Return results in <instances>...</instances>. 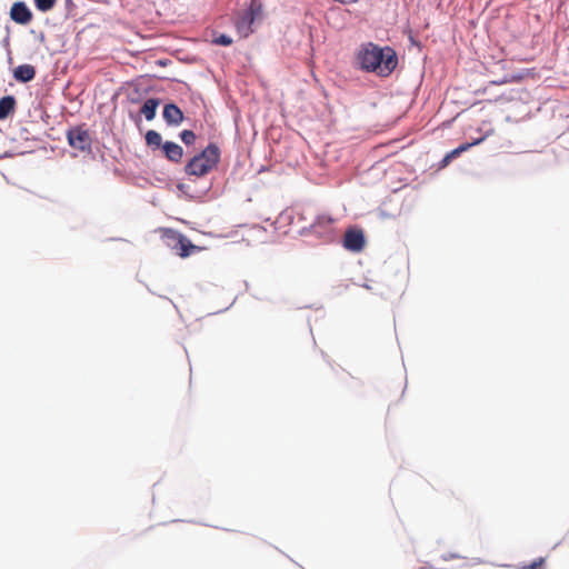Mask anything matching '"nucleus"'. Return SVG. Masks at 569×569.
I'll use <instances>...</instances> for the list:
<instances>
[{"instance_id": "nucleus-13", "label": "nucleus", "mask_w": 569, "mask_h": 569, "mask_svg": "<svg viewBox=\"0 0 569 569\" xmlns=\"http://www.w3.org/2000/svg\"><path fill=\"white\" fill-rule=\"evenodd\" d=\"M146 142L149 147L159 148L162 146L161 134L154 130H149L146 133Z\"/></svg>"}, {"instance_id": "nucleus-7", "label": "nucleus", "mask_w": 569, "mask_h": 569, "mask_svg": "<svg viewBox=\"0 0 569 569\" xmlns=\"http://www.w3.org/2000/svg\"><path fill=\"white\" fill-rule=\"evenodd\" d=\"M32 17V12L22 1L14 2L10 9V18L19 24H28Z\"/></svg>"}, {"instance_id": "nucleus-9", "label": "nucleus", "mask_w": 569, "mask_h": 569, "mask_svg": "<svg viewBox=\"0 0 569 569\" xmlns=\"http://www.w3.org/2000/svg\"><path fill=\"white\" fill-rule=\"evenodd\" d=\"M166 158L172 162H180L183 156V149L176 142L167 141L162 144Z\"/></svg>"}, {"instance_id": "nucleus-21", "label": "nucleus", "mask_w": 569, "mask_h": 569, "mask_svg": "<svg viewBox=\"0 0 569 569\" xmlns=\"http://www.w3.org/2000/svg\"><path fill=\"white\" fill-rule=\"evenodd\" d=\"M452 159L449 158L448 153L445 156V158L441 160V167H446L450 163Z\"/></svg>"}, {"instance_id": "nucleus-3", "label": "nucleus", "mask_w": 569, "mask_h": 569, "mask_svg": "<svg viewBox=\"0 0 569 569\" xmlns=\"http://www.w3.org/2000/svg\"><path fill=\"white\" fill-rule=\"evenodd\" d=\"M163 237L169 240L168 246L180 258H187L193 252L200 251V248L194 246L184 234L172 229H166L163 231Z\"/></svg>"}, {"instance_id": "nucleus-18", "label": "nucleus", "mask_w": 569, "mask_h": 569, "mask_svg": "<svg viewBox=\"0 0 569 569\" xmlns=\"http://www.w3.org/2000/svg\"><path fill=\"white\" fill-rule=\"evenodd\" d=\"M545 563V558H539L535 560L531 565L523 567V569H542Z\"/></svg>"}, {"instance_id": "nucleus-8", "label": "nucleus", "mask_w": 569, "mask_h": 569, "mask_svg": "<svg viewBox=\"0 0 569 569\" xmlns=\"http://www.w3.org/2000/svg\"><path fill=\"white\" fill-rule=\"evenodd\" d=\"M163 119L170 126H178L183 121V112L174 103H168L163 108Z\"/></svg>"}, {"instance_id": "nucleus-14", "label": "nucleus", "mask_w": 569, "mask_h": 569, "mask_svg": "<svg viewBox=\"0 0 569 569\" xmlns=\"http://www.w3.org/2000/svg\"><path fill=\"white\" fill-rule=\"evenodd\" d=\"M37 9L41 12L50 11L57 3V0H33Z\"/></svg>"}, {"instance_id": "nucleus-10", "label": "nucleus", "mask_w": 569, "mask_h": 569, "mask_svg": "<svg viewBox=\"0 0 569 569\" xmlns=\"http://www.w3.org/2000/svg\"><path fill=\"white\" fill-rule=\"evenodd\" d=\"M13 77L19 82H29L36 77V69L31 64H20L13 70Z\"/></svg>"}, {"instance_id": "nucleus-17", "label": "nucleus", "mask_w": 569, "mask_h": 569, "mask_svg": "<svg viewBox=\"0 0 569 569\" xmlns=\"http://www.w3.org/2000/svg\"><path fill=\"white\" fill-rule=\"evenodd\" d=\"M213 43L219 46H230L232 43V39L227 34H220L213 39Z\"/></svg>"}, {"instance_id": "nucleus-11", "label": "nucleus", "mask_w": 569, "mask_h": 569, "mask_svg": "<svg viewBox=\"0 0 569 569\" xmlns=\"http://www.w3.org/2000/svg\"><path fill=\"white\" fill-rule=\"evenodd\" d=\"M17 107V100L13 96H6L0 99V120L7 119L13 114Z\"/></svg>"}, {"instance_id": "nucleus-4", "label": "nucleus", "mask_w": 569, "mask_h": 569, "mask_svg": "<svg viewBox=\"0 0 569 569\" xmlns=\"http://www.w3.org/2000/svg\"><path fill=\"white\" fill-rule=\"evenodd\" d=\"M67 139L71 148L81 152H90L92 139L84 124L76 126L67 131Z\"/></svg>"}, {"instance_id": "nucleus-5", "label": "nucleus", "mask_w": 569, "mask_h": 569, "mask_svg": "<svg viewBox=\"0 0 569 569\" xmlns=\"http://www.w3.org/2000/svg\"><path fill=\"white\" fill-rule=\"evenodd\" d=\"M365 236L361 230L349 229L343 237V247L350 251L359 252L365 247Z\"/></svg>"}, {"instance_id": "nucleus-16", "label": "nucleus", "mask_w": 569, "mask_h": 569, "mask_svg": "<svg viewBox=\"0 0 569 569\" xmlns=\"http://www.w3.org/2000/svg\"><path fill=\"white\" fill-rule=\"evenodd\" d=\"M331 223H332V219L330 217L320 216L317 218V220L312 224V228L316 229L317 227H329Z\"/></svg>"}, {"instance_id": "nucleus-19", "label": "nucleus", "mask_w": 569, "mask_h": 569, "mask_svg": "<svg viewBox=\"0 0 569 569\" xmlns=\"http://www.w3.org/2000/svg\"><path fill=\"white\" fill-rule=\"evenodd\" d=\"M479 141L480 140L473 142V143H463V144L459 146L457 149L460 150V154H461L463 151L468 150L471 146L478 143Z\"/></svg>"}, {"instance_id": "nucleus-1", "label": "nucleus", "mask_w": 569, "mask_h": 569, "mask_svg": "<svg viewBox=\"0 0 569 569\" xmlns=\"http://www.w3.org/2000/svg\"><path fill=\"white\" fill-rule=\"evenodd\" d=\"M356 63L359 69L388 77L397 67L398 58L390 47L380 48L372 42L362 44L357 54Z\"/></svg>"}, {"instance_id": "nucleus-2", "label": "nucleus", "mask_w": 569, "mask_h": 569, "mask_svg": "<svg viewBox=\"0 0 569 569\" xmlns=\"http://www.w3.org/2000/svg\"><path fill=\"white\" fill-rule=\"evenodd\" d=\"M220 150L214 143L196 154L184 167V171L189 176L203 177L211 171L219 162Z\"/></svg>"}, {"instance_id": "nucleus-12", "label": "nucleus", "mask_w": 569, "mask_h": 569, "mask_svg": "<svg viewBox=\"0 0 569 569\" xmlns=\"http://www.w3.org/2000/svg\"><path fill=\"white\" fill-rule=\"evenodd\" d=\"M159 106L158 99H148L143 106L141 107V113L146 117L148 121H151L156 117V110Z\"/></svg>"}, {"instance_id": "nucleus-20", "label": "nucleus", "mask_w": 569, "mask_h": 569, "mask_svg": "<svg viewBox=\"0 0 569 569\" xmlns=\"http://www.w3.org/2000/svg\"><path fill=\"white\" fill-rule=\"evenodd\" d=\"M448 156H449V158L455 159V158H457L458 156H460V150H458V149L456 148V149H453L452 151H450V152L448 153Z\"/></svg>"}, {"instance_id": "nucleus-15", "label": "nucleus", "mask_w": 569, "mask_h": 569, "mask_svg": "<svg viewBox=\"0 0 569 569\" xmlns=\"http://www.w3.org/2000/svg\"><path fill=\"white\" fill-rule=\"evenodd\" d=\"M180 138L181 140L183 141V143L186 144H192L194 141H196V134L193 131L191 130H183L181 133H180Z\"/></svg>"}, {"instance_id": "nucleus-6", "label": "nucleus", "mask_w": 569, "mask_h": 569, "mask_svg": "<svg viewBox=\"0 0 569 569\" xmlns=\"http://www.w3.org/2000/svg\"><path fill=\"white\" fill-rule=\"evenodd\" d=\"M254 16L256 11L252 3L248 10L237 18L236 28L242 38H247L252 32L251 26L254 21Z\"/></svg>"}]
</instances>
